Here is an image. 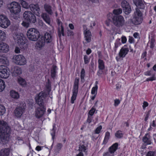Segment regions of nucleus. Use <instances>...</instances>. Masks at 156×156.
<instances>
[{"label": "nucleus", "mask_w": 156, "mask_h": 156, "mask_svg": "<svg viewBox=\"0 0 156 156\" xmlns=\"http://www.w3.org/2000/svg\"><path fill=\"white\" fill-rule=\"evenodd\" d=\"M10 129L7 123L3 121H0V138L2 142L6 143L9 139Z\"/></svg>", "instance_id": "nucleus-1"}, {"label": "nucleus", "mask_w": 156, "mask_h": 156, "mask_svg": "<svg viewBox=\"0 0 156 156\" xmlns=\"http://www.w3.org/2000/svg\"><path fill=\"white\" fill-rule=\"evenodd\" d=\"M9 9L11 13V16L14 19H17L19 18L18 14L21 10L20 5L16 2L11 3L8 6Z\"/></svg>", "instance_id": "nucleus-2"}, {"label": "nucleus", "mask_w": 156, "mask_h": 156, "mask_svg": "<svg viewBox=\"0 0 156 156\" xmlns=\"http://www.w3.org/2000/svg\"><path fill=\"white\" fill-rule=\"evenodd\" d=\"M27 35L28 39L30 40L36 41L40 37V33L37 29L31 28L28 30Z\"/></svg>", "instance_id": "nucleus-3"}, {"label": "nucleus", "mask_w": 156, "mask_h": 156, "mask_svg": "<svg viewBox=\"0 0 156 156\" xmlns=\"http://www.w3.org/2000/svg\"><path fill=\"white\" fill-rule=\"evenodd\" d=\"M143 20V15L140 10L136 8L134 13V15L133 19L132 22L135 25H138L141 23Z\"/></svg>", "instance_id": "nucleus-4"}, {"label": "nucleus", "mask_w": 156, "mask_h": 156, "mask_svg": "<svg viewBox=\"0 0 156 156\" xmlns=\"http://www.w3.org/2000/svg\"><path fill=\"white\" fill-rule=\"evenodd\" d=\"M79 78L77 77L76 78L72 90L73 94L71 98V102L72 104L74 103V101L76 100L77 95L79 88Z\"/></svg>", "instance_id": "nucleus-5"}, {"label": "nucleus", "mask_w": 156, "mask_h": 156, "mask_svg": "<svg viewBox=\"0 0 156 156\" xmlns=\"http://www.w3.org/2000/svg\"><path fill=\"white\" fill-rule=\"evenodd\" d=\"M112 19V23L117 27H122L125 23L124 18L122 16L114 15Z\"/></svg>", "instance_id": "nucleus-6"}, {"label": "nucleus", "mask_w": 156, "mask_h": 156, "mask_svg": "<svg viewBox=\"0 0 156 156\" xmlns=\"http://www.w3.org/2000/svg\"><path fill=\"white\" fill-rule=\"evenodd\" d=\"M13 38L20 48H24L26 44V41L24 40L23 37L16 33L14 34Z\"/></svg>", "instance_id": "nucleus-7"}, {"label": "nucleus", "mask_w": 156, "mask_h": 156, "mask_svg": "<svg viewBox=\"0 0 156 156\" xmlns=\"http://www.w3.org/2000/svg\"><path fill=\"white\" fill-rule=\"evenodd\" d=\"M26 104L24 102H21L20 105L17 107L14 111L15 115L17 118H20L24 112Z\"/></svg>", "instance_id": "nucleus-8"}, {"label": "nucleus", "mask_w": 156, "mask_h": 156, "mask_svg": "<svg viewBox=\"0 0 156 156\" xmlns=\"http://www.w3.org/2000/svg\"><path fill=\"white\" fill-rule=\"evenodd\" d=\"M23 17L28 22L34 23L36 21V16L30 11H25L23 14Z\"/></svg>", "instance_id": "nucleus-9"}, {"label": "nucleus", "mask_w": 156, "mask_h": 156, "mask_svg": "<svg viewBox=\"0 0 156 156\" xmlns=\"http://www.w3.org/2000/svg\"><path fill=\"white\" fill-rule=\"evenodd\" d=\"M47 96V94L46 92H40L35 98L37 103L39 105H44L45 99Z\"/></svg>", "instance_id": "nucleus-10"}, {"label": "nucleus", "mask_w": 156, "mask_h": 156, "mask_svg": "<svg viewBox=\"0 0 156 156\" xmlns=\"http://www.w3.org/2000/svg\"><path fill=\"white\" fill-rule=\"evenodd\" d=\"M13 61L16 64L19 65H24L26 63L25 57L21 55H15L13 58Z\"/></svg>", "instance_id": "nucleus-11"}, {"label": "nucleus", "mask_w": 156, "mask_h": 156, "mask_svg": "<svg viewBox=\"0 0 156 156\" xmlns=\"http://www.w3.org/2000/svg\"><path fill=\"white\" fill-rule=\"evenodd\" d=\"M10 21L5 16L0 15V26L2 28H7L10 24Z\"/></svg>", "instance_id": "nucleus-12"}, {"label": "nucleus", "mask_w": 156, "mask_h": 156, "mask_svg": "<svg viewBox=\"0 0 156 156\" xmlns=\"http://www.w3.org/2000/svg\"><path fill=\"white\" fill-rule=\"evenodd\" d=\"M9 76V70L7 67L1 65L0 66V77L6 79Z\"/></svg>", "instance_id": "nucleus-13"}, {"label": "nucleus", "mask_w": 156, "mask_h": 156, "mask_svg": "<svg viewBox=\"0 0 156 156\" xmlns=\"http://www.w3.org/2000/svg\"><path fill=\"white\" fill-rule=\"evenodd\" d=\"M45 108L44 105H39L35 110V115L37 118L42 117L45 111Z\"/></svg>", "instance_id": "nucleus-14"}, {"label": "nucleus", "mask_w": 156, "mask_h": 156, "mask_svg": "<svg viewBox=\"0 0 156 156\" xmlns=\"http://www.w3.org/2000/svg\"><path fill=\"white\" fill-rule=\"evenodd\" d=\"M118 144L115 143L113 144L109 148L108 151L103 154V156H114V153L118 148Z\"/></svg>", "instance_id": "nucleus-15"}, {"label": "nucleus", "mask_w": 156, "mask_h": 156, "mask_svg": "<svg viewBox=\"0 0 156 156\" xmlns=\"http://www.w3.org/2000/svg\"><path fill=\"white\" fill-rule=\"evenodd\" d=\"M121 5L123 8V10L126 14L130 13L131 11V8L129 5L128 2L125 0L122 1L121 3Z\"/></svg>", "instance_id": "nucleus-16"}, {"label": "nucleus", "mask_w": 156, "mask_h": 156, "mask_svg": "<svg viewBox=\"0 0 156 156\" xmlns=\"http://www.w3.org/2000/svg\"><path fill=\"white\" fill-rule=\"evenodd\" d=\"M30 10L37 16H39L41 12L38 5L31 4L29 5Z\"/></svg>", "instance_id": "nucleus-17"}, {"label": "nucleus", "mask_w": 156, "mask_h": 156, "mask_svg": "<svg viewBox=\"0 0 156 156\" xmlns=\"http://www.w3.org/2000/svg\"><path fill=\"white\" fill-rule=\"evenodd\" d=\"M9 46L5 43L0 42V52L6 53L9 50Z\"/></svg>", "instance_id": "nucleus-18"}, {"label": "nucleus", "mask_w": 156, "mask_h": 156, "mask_svg": "<svg viewBox=\"0 0 156 156\" xmlns=\"http://www.w3.org/2000/svg\"><path fill=\"white\" fill-rule=\"evenodd\" d=\"M142 140L145 145L151 144V140L149 133L146 134L145 136L143 137Z\"/></svg>", "instance_id": "nucleus-19"}, {"label": "nucleus", "mask_w": 156, "mask_h": 156, "mask_svg": "<svg viewBox=\"0 0 156 156\" xmlns=\"http://www.w3.org/2000/svg\"><path fill=\"white\" fill-rule=\"evenodd\" d=\"M41 39L44 40L47 43H50L52 41V36L50 33L46 32L45 33L44 37H41Z\"/></svg>", "instance_id": "nucleus-20"}, {"label": "nucleus", "mask_w": 156, "mask_h": 156, "mask_svg": "<svg viewBox=\"0 0 156 156\" xmlns=\"http://www.w3.org/2000/svg\"><path fill=\"white\" fill-rule=\"evenodd\" d=\"M136 6L141 9H144L145 7L144 2L142 0H133Z\"/></svg>", "instance_id": "nucleus-21"}, {"label": "nucleus", "mask_w": 156, "mask_h": 156, "mask_svg": "<svg viewBox=\"0 0 156 156\" xmlns=\"http://www.w3.org/2000/svg\"><path fill=\"white\" fill-rule=\"evenodd\" d=\"M45 10L49 15H52L53 14V11L54 9L51 6L48 4H45L44 5Z\"/></svg>", "instance_id": "nucleus-22"}, {"label": "nucleus", "mask_w": 156, "mask_h": 156, "mask_svg": "<svg viewBox=\"0 0 156 156\" xmlns=\"http://www.w3.org/2000/svg\"><path fill=\"white\" fill-rule=\"evenodd\" d=\"M129 49L128 48L125 47L122 48L119 53V56L120 58L124 57L129 51Z\"/></svg>", "instance_id": "nucleus-23"}, {"label": "nucleus", "mask_w": 156, "mask_h": 156, "mask_svg": "<svg viewBox=\"0 0 156 156\" xmlns=\"http://www.w3.org/2000/svg\"><path fill=\"white\" fill-rule=\"evenodd\" d=\"M85 38V40L88 43L90 42L91 41L92 35L91 32L89 30H87L83 31Z\"/></svg>", "instance_id": "nucleus-24"}, {"label": "nucleus", "mask_w": 156, "mask_h": 156, "mask_svg": "<svg viewBox=\"0 0 156 156\" xmlns=\"http://www.w3.org/2000/svg\"><path fill=\"white\" fill-rule=\"evenodd\" d=\"M152 73L153 71L151 70L147 71L144 73V74L146 75L149 76H152L151 77L148 78L146 79V81H153L155 80L156 78L154 76V75Z\"/></svg>", "instance_id": "nucleus-25"}, {"label": "nucleus", "mask_w": 156, "mask_h": 156, "mask_svg": "<svg viewBox=\"0 0 156 156\" xmlns=\"http://www.w3.org/2000/svg\"><path fill=\"white\" fill-rule=\"evenodd\" d=\"M41 17L45 22L48 24L50 23V19L49 16L46 13H43L41 14Z\"/></svg>", "instance_id": "nucleus-26"}, {"label": "nucleus", "mask_w": 156, "mask_h": 156, "mask_svg": "<svg viewBox=\"0 0 156 156\" xmlns=\"http://www.w3.org/2000/svg\"><path fill=\"white\" fill-rule=\"evenodd\" d=\"M10 150L8 148H5L0 151V156H8L9 154Z\"/></svg>", "instance_id": "nucleus-27"}, {"label": "nucleus", "mask_w": 156, "mask_h": 156, "mask_svg": "<svg viewBox=\"0 0 156 156\" xmlns=\"http://www.w3.org/2000/svg\"><path fill=\"white\" fill-rule=\"evenodd\" d=\"M0 62L1 64L8 65L9 64V61L7 57L4 55H0Z\"/></svg>", "instance_id": "nucleus-28"}, {"label": "nucleus", "mask_w": 156, "mask_h": 156, "mask_svg": "<svg viewBox=\"0 0 156 156\" xmlns=\"http://www.w3.org/2000/svg\"><path fill=\"white\" fill-rule=\"evenodd\" d=\"M13 73L15 76H18L22 73V70L19 67L16 66L14 67Z\"/></svg>", "instance_id": "nucleus-29"}, {"label": "nucleus", "mask_w": 156, "mask_h": 156, "mask_svg": "<svg viewBox=\"0 0 156 156\" xmlns=\"http://www.w3.org/2000/svg\"><path fill=\"white\" fill-rule=\"evenodd\" d=\"M45 42L44 40L42 39L41 38L39 40L37 43V47L39 48H41L44 46Z\"/></svg>", "instance_id": "nucleus-30"}, {"label": "nucleus", "mask_w": 156, "mask_h": 156, "mask_svg": "<svg viewBox=\"0 0 156 156\" xmlns=\"http://www.w3.org/2000/svg\"><path fill=\"white\" fill-rule=\"evenodd\" d=\"M6 38V34L4 31L0 30V41H5Z\"/></svg>", "instance_id": "nucleus-31"}, {"label": "nucleus", "mask_w": 156, "mask_h": 156, "mask_svg": "<svg viewBox=\"0 0 156 156\" xmlns=\"http://www.w3.org/2000/svg\"><path fill=\"white\" fill-rule=\"evenodd\" d=\"M10 93L11 97L13 98L17 99L19 97V95L18 93L14 90H11Z\"/></svg>", "instance_id": "nucleus-32"}, {"label": "nucleus", "mask_w": 156, "mask_h": 156, "mask_svg": "<svg viewBox=\"0 0 156 156\" xmlns=\"http://www.w3.org/2000/svg\"><path fill=\"white\" fill-rule=\"evenodd\" d=\"M99 69H105V65L103 61L100 59L98 60Z\"/></svg>", "instance_id": "nucleus-33"}, {"label": "nucleus", "mask_w": 156, "mask_h": 156, "mask_svg": "<svg viewBox=\"0 0 156 156\" xmlns=\"http://www.w3.org/2000/svg\"><path fill=\"white\" fill-rule=\"evenodd\" d=\"M121 44L120 39L119 38L117 39L115 43L114 51L115 52L116 51L117 48Z\"/></svg>", "instance_id": "nucleus-34"}, {"label": "nucleus", "mask_w": 156, "mask_h": 156, "mask_svg": "<svg viewBox=\"0 0 156 156\" xmlns=\"http://www.w3.org/2000/svg\"><path fill=\"white\" fill-rule=\"evenodd\" d=\"M50 82V80L48 79V82L46 86V90L47 91L48 95H50V93L51 90V84Z\"/></svg>", "instance_id": "nucleus-35"}, {"label": "nucleus", "mask_w": 156, "mask_h": 156, "mask_svg": "<svg viewBox=\"0 0 156 156\" xmlns=\"http://www.w3.org/2000/svg\"><path fill=\"white\" fill-rule=\"evenodd\" d=\"M5 87V82L2 79H0V92L3 91Z\"/></svg>", "instance_id": "nucleus-36"}, {"label": "nucleus", "mask_w": 156, "mask_h": 156, "mask_svg": "<svg viewBox=\"0 0 156 156\" xmlns=\"http://www.w3.org/2000/svg\"><path fill=\"white\" fill-rule=\"evenodd\" d=\"M110 136V133L109 132H107L106 133L104 139L103 143V144H105L107 143L109 138Z\"/></svg>", "instance_id": "nucleus-37"}, {"label": "nucleus", "mask_w": 156, "mask_h": 156, "mask_svg": "<svg viewBox=\"0 0 156 156\" xmlns=\"http://www.w3.org/2000/svg\"><path fill=\"white\" fill-rule=\"evenodd\" d=\"M57 67L55 66H53L51 70V76L52 78H54L55 77L56 71V70Z\"/></svg>", "instance_id": "nucleus-38"}, {"label": "nucleus", "mask_w": 156, "mask_h": 156, "mask_svg": "<svg viewBox=\"0 0 156 156\" xmlns=\"http://www.w3.org/2000/svg\"><path fill=\"white\" fill-rule=\"evenodd\" d=\"M62 147V145L61 143H58L56 146L55 151V153H58Z\"/></svg>", "instance_id": "nucleus-39"}, {"label": "nucleus", "mask_w": 156, "mask_h": 156, "mask_svg": "<svg viewBox=\"0 0 156 156\" xmlns=\"http://www.w3.org/2000/svg\"><path fill=\"white\" fill-rule=\"evenodd\" d=\"M87 149L86 147L83 144H80L79 146L78 151H80L85 152Z\"/></svg>", "instance_id": "nucleus-40"}, {"label": "nucleus", "mask_w": 156, "mask_h": 156, "mask_svg": "<svg viewBox=\"0 0 156 156\" xmlns=\"http://www.w3.org/2000/svg\"><path fill=\"white\" fill-rule=\"evenodd\" d=\"M85 72L84 69H82L80 73V78L81 82H83L84 81V77L85 76Z\"/></svg>", "instance_id": "nucleus-41"}, {"label": "nucleus", "mask_w": 156, "mask_h": 156, "mask_svg": "<svg viewBox=\"0 0 156 156\" xmlns=\"http://www.w3.org/2000/svg\"><path fill=\"white\" fill-rule=\"evenodd\" d=\"M53 128L51 131V135L52 136V139L53 140L55 138V132L56 130V128L55 127V124L53 125Z\"/></svg>", "instance_id": "nucleus-42"}, {"label": "nucleus", "mask_w": 156, "mask_h": 156, "mask_svg": "<svg viewBox=\"0 0 156 156\" xmlns=\"http://www.w3.org/2000/svg\"><path fill=\"white\" fill-rule=\"evenodd\" d=\"M18 83L22 86H24L26 84V81L23 78L20 77L18 79Z\"/></svg>", "instance_id": "nucleus-43"}, {"label": "nucleus", "mask_w": 156, "mask_h": 156, "mask_svg": "<svg viewBox=\"0 0 156 156\" xmlns=\"http://www.w3.org/2000/svg\"><path fill=\"white\" fill-rule=\"evenodd\" d=\"M20 3L22 7L25 8H28L29 7L28 4L24 1L20 0Z\"/></svg>", "instance_id": "nucleus-44"}, {"label": "nucleus", "mask_w": 156, "mask_h": 156, "mask_svg": "<svg viewBox=\"0 0 156 156\" xmlns=\"http://www.w3.org/2000/svg\"><path fill=\"white\" fill-rule=\"evenodd\" d=\"M5 112V107L0 104V115L4 114Z\"/></svg>", "instance_id": "nucleus-45"}, {"label": "nucleus", "mask_w": 156, "mask_h": 156, "mask_svg": "<svg viewBox=\"0 0 156 156\" xmlns=\"http://www.w3.org/2000/svg\"><path fill=\"white\" fill-rule=\"evenodd\" d=\"M113 13L115 15H118L122 13V11L121 9H114L113 11Z\"/></svg>", "instance_id": "nucleus-46"}, {"label": "nucleus", "mask_w": 156, "mask_h": 156, "mask_svg": "<svg viewBox=\"0 0 156 156\" xmlns=\"http://www.w3.org/2000/svg\"><path fill=\"white\" fill-rule=\"evenodd\" d=\"M123 134L122 133V131L120 130H118L115 133V136L118 138H121L123 136Z\"/></svg>", "instance_id": "nucleus-47"}, {"label": "nucleus", "mask_w": 156, "mask_h": 156, "mask_svg": "<svg viewBox=\"0 0 156 156\" xmlns=\"http://www.w3.org/2000/svg\"><path fill=\"white\" fill-rule=\"evenodd\" d=\"M98 88V86L96 85L94 87H93L91 90V93L92 94L96 95Z\"/></svg>", "instance_id": "nucleus-48"}, {"label": "nucleus", "mask_w": 156, "mask_h": 156, "mask_svg": "<svg viewBox=\"0 0 156 156\" xmlns=\"http://www.w3.org/2000/svg\"><path fill=\"white\" fill-rule=\"evenodd\" d=\"M58 35L59 37H60L61 36V34L63 36H65V34L64 33V28L63 27H61V30H58Z\"/></svg>", "instance_id": "nucleus-49"}, {"label": "nucleus", "mask_w": 156, "mask_h": 156, "mask_svg": "<svg viewBox=\"0 0 156 156\" xmlns=\"http://www.w3.org/2000/svg\"><path fill=\"white\" fill-rule=\"evenodd\" d=\"M95 109L93 107H92L91 109L90 110L88 115L92 116L93 115L95 111Z\"/></svg>", "instance_id": "nucleus-50"}, {"label": "nucleus", "mask_w": 156, "mask_h": 156, "mask_svg": "<svg viewBox=\"0 0 156 156\" xmlns=\"http://www.w3.org/2000/svg\"><path fill=\"white\" fill-rule=\"evenodd\" d=\"M84 62L85 64L88 63L89 62V59L87 55H85L84 57Z\"/></svg>", "instance_id": "nucleus-51"}, {"label": "nucleus", "mask_w": 156, "mask_h": 156, "mask_svg": "<svg viewBox=\"0 0 156 156\" xmlns=\"http://www.w3.org/2000/svg\"><path fill=\"white\" fill-rule=\"evenodd\" d=\"M102 128V127L101 126H99V127H98L95 130V133L97 134L99 133H100Z\"/></svg>", "instance_id": "nucleus-52"}, {"label": "nucleus", "mask_w": 156, "mask_h": 156, "mask_svg": "<svg viewBox=\"0 0 156 156\" xmlns=\"http://www.w3.org/2000/svg\"><path fill=\"white\" fill-rule=\"evenodd\" d=\"M28 22H26L25 21H23V22L22 23V25L24 27H28L29 26V24Z\"/></svg>", "instance_id": "nucleus-53"}, {"label": "nucleus", "mask_w": 156, "mask_h": 156, "mask_svg": "<svg viewBox=\"0 0 156 156\" xmlns=\"http://www.w3.org/2000/svg\"><path fill=\"white\" fill-rule=\"evenodd\" d=\"M120 103V101L119 99H116L114 100V105L115 106H117Z\"/></svg>", "instance_id": "nucleus-54"}, {"label": "nucleus", "mask_w": 156, "mask_h": 156, "mask_svg": "<svg viewBox=\"0 0 156 156\" xmlns=\"http://www.w3.org/2000/svg\"><path fill=\"white\" fill-rule=\"evenodd\" d=\"M154 152L152 151L148 152L147 155V156H154Z\"/></svg>", "instance_id": "nucleus-55"}, {"label": "nucleus", "mask_w": 156, "mask_h": 156, "mask_svg": "<svg viewBox=\"0 0 156 156\" xmlns=\"http://www.w3.org/2000/svg\"><path fill=\"white\" fill-rule=\"evenodd\" d=\"M121 41L122 42V43H125L126 42L127 39L126 37L124 36H123L121 38Z\"/></svg>", "instance_id": "nucleus-56"}, {"label": "nucleus", "mask_w": 156, "mask_h": 156, "mask_svg": "<svg viewBox=\"0 0 156 156\" xmlns=\"http://www.w3.org/2000/svg\"><path fill=\"white\" fill-rule=\"evenodd\" d=\"M103 69H99L97 73V74L98 76H100L101 75L103 74Z\"/></svg>", "instance_id": "nucleus-57"}, {"label": "nucleus", "mask_w": 156, "mask_h": 156, "mask_svg": "<svg viewBox=\"0 0 156 156\" xmlns=\"http://www.w3.org/2000/svg\"><path fill=\"white\" fill-rule=\"evenodd\" d=\"M92 119V116L88 115V117L87 119V122L89 123H90L91 122Z\"/></svg>", "instance_id": "nucleus-58"}, {"label": "nucleus", "mask_w": 156, "mask_h": 156, "mask_svg": "<svg viewBox=\"0 0 156 156\" xmlns=\"http://www.w3.org/2000/svg\"><path fill=\"white\" fill-rule=\"evenodd\" d=\"M154 41L153 40H151V42H150V47L152 49H153V48L154 47Z\"/></svg>", "instance_id": "nucleus-59"}, {"label": "nucleus", "mask_w": 156, "mask_h": 156, "mask_svg": "<svg viewBox=\"0 0 156 156\" xmlns=\"http://www.w3.org/2000/svg\"><path fill=\"white\" fill-rule=\"evenodd\" d=\"M148 103L147 102L144 101L143 103V109H144L146 107L148 106Z\"/></svg>", "instance_id": "nucleus-60"}, {"label": "nucleus", "mask_w": 156, "mask_h": 156, "mask_svg": "<svg viewBox=\"0 0 156 156\" xmlns=\"http://www.w3.org/2000/svg\"><path fill=\"white\" fill-rule=\"evenodd\" d=\"M15 51L16 53H19L20 52V49L19 48L16 47L15 48Z\"/></svg>", "instance_id": "nucleus-61"}, {"label": "nucleus", "mask_w": 156, "mask_h": 156, "mask_svg": "<svg viewBox=\"0 0 156 156\" xmlns=\"http://www.w3.org/2000/svg\"><path fill=\"white\" fill-rule=\"evenodd\" d=\"M73 32L70 30H68V36H73Z\"/></svg>", "instance_id": "nucleus-62"}, {"label": "nucleus", "mask_w": 156, "mask_h": 156, "mask_svg": "<svg viewBox=\"0 0 156 156\" xmlns=\"http://www.w3.org/2000/svg\"><path fill=\"white\" fill-rule=\"evenodd\" d=\"M150 126L153 127L156 126V119L153 121L151 125Z\"/></svg>", "instance_id": "nucleus-63"}, {"label": "nucleus", "mask_w": 156, "mask_h": 156, "mask_svg": "<svg viewBox=\"0 0 156 156\" xmlns=\"http://www.w3.org/2000/svg\"><path fill=\"white\" fill-rule=\"evenodd\" d=\"M121 87V85L120 83H118L116 85V88L117 89H119Z\"/></svg>", "instance_id": "nucleus-64"}]
</instances>
